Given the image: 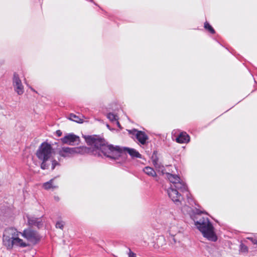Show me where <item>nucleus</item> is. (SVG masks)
I'll return each instance as SVG.
<instances>
[{
    "label": "nucleus",
    "instance_id": "obj_18",
    "mask_svg": "<svg viewBox=\"0 0 257 257\" xmlns=\"http://www.w3.org/2000/svg\"><path fill=\"white\" fill-rule=\"evenodd\" d=\"M55 178H52L49 181L44 183L43 184V188L46 190H49L50 189H55L58 187L57 186H55L53 185V182Z\"/></svg>",
    "mask_w": 257,
    "mask_h": 257
},
{
    "label": "nucleus",
    "instance_id": "obj_8",
    "mask_svg": "<svg viewBox=\"0 0 257 257\" xmlns=\"http://www.w3.org/2000/svg\"><path fill=\"white\" fill-rule=\"evenodd\" d=\"M13 86L15 91L19 95H22L24 92V87L22 83L19 75L15 73L13 78Z\"/></svg>",
    "mask_w": 257,
    "mask_h": 257
},
{
    "label": "nucleus",
    "instance_id": "obj_16",
    "mask_svg": "<svg viewBox=\"0 0 257 257\" xmlns=\"http://www.w3.org/2000/svg\"><path fill=\"white\" fill-rule=\"evenodd\" d=\"M28 223L29 225L37 226L38 227H39L40 225L41 224L39 219L31 216H28Z\"/></svg>",
    "mask_w": 257,
    "mask_h": 257
},
{
    "label": "nucleus",
    "instance_id": "obj_1",
    "mask_svg": "<svg viewBox=\"0 0 257 257\" xmlns=\"http://www.w3.org/2000/svg\"><path fill=\"white\" fill-rule=\"evenodd\" d=\"M87 143L93 145L94 147L101 151L104 156L114 159L117 163H122L126 160L125 152L118 146L115 147L111 145L105 144L103 140L95 137L88 136L86 138Z\"/></svg>",
    "mask_w": 257,
    "mask_h": 257
},
{
    "label": "nucleus",
    "instance_id": "obj_12",
    "mask_svg": "<svg viewBox=\"0 0 257 257\" xmlns=\"http://www.w3.org/2000/svg\"><path fill=\"white\" fill-rule=\"evenodd\" d=\"M176 142L187 144L190 141V136L186 132H181L176 139Z\"/></svg>",
    "mask_w": 257,
    "mask_h": 257
},
{
    "label": "nucleus",
    "instance_id": "obj_31",
    "mask_svg": "<svg viewBox=\"0 0 257 257\" xmlns=\"http://www.w3.org/2000/svg\"><path fill=\"white\" fill-rule=\"evenodd\" d=\"M29 87H30V88L31 89V90L33 91H34V92H36L37 93V92H36V91L34 89V88H32V87H31V86H30Z\"/></svg>",
    "mask_w": 257,
    "mask_h": 257
},
{
    "label": "nucleus",
    "instance_id": "obj_24",
    "mask_svg": "<svg viewBox=\"0 0 257 257\" xmlns=\"http://www.w3.org/2000/svg\"><path fill=\"white\" fill-rule=\"evenodd\" d=\"M60 166V163L56 160H52V170H54L56 166Z\"/></svg>",
    "mask_w": 257,
    "mask_h": 257
},
{
    "label": "nucleus",
    "instance_id": "obj_20",
    "mask_svg": "<svg viewBox=\"0 0 257 257\" xmlns=\"http://www.w3.org/2000/svg\"><path fill=\"white\" fill-rule=\"evenodd\" d=\"M107 118L111 122L115 121L118 120V116L112 112H109L107 114Z\"/></svg>",
    "mask_w": 257,
    "mask_h": 257
},
{
    "label": "nucleus",
    "instance_id": "obj_35",
    "mask_svg": "<svg viewBox=\"0 0 257 257\" xmlns=\"http://www.w3.org/2000/svg\"><path fill=\"white\" fill-rule=\"evenodd\" d=\"M256 243H257V240H256Z\"/></svg>",
    "mask_w": 257,
    "mask_h": 257
},
{
    "label": "nucleus",
    "instance_id": "obj_29",
    "mask_svg": "<svg viewBox=\"0 0 257 257\" xmlns=\"http://www.w3.org/2000/svg\"><path fill=\"white\" fill-rule=\"evenodd\" d=\"M54 199L56 201L58 202L59 201L60 198L58 196H54Z\"/></svg>",
    "mask_w": 257,
    "mask_h": 257
},
{
    "label": "nucleus",
    "instance_id": "obj_28",
    "mask_svg": "<svg viewBox=\"0 0 257 257\" xmlns=\"http://www.w3.org/2000/svg\"><path fill=\"white\" fill-rule=\"evenodd\" d=\"M128 257H136V254L135 253L132 252L131 250H130Z\"/></svg>",
    "mask_w": 257,
    "mask_h": 257
},
{
    "label": "nucleus",
    "instance_id": "obj_22",
    "mask_svg": "<svg viewBox=\"0 0 257 257\" xmlns=\"http://www.w3.org/2000/svg\"><path fill=\"white\" fill-rule=\"evenodd\" d=\"M65 225V222L62 220H58L56 222L55 226L57 228L63 229Z\"/></svg>",
    "mask_w": 257,
    "mask_h": 257
},
{
    "label": "nucleus",
    "instance_id": "obj_30",
    "mask_svg": "<svg viewBox=\"0 0 257 257\" xmlns=\"http://www.w3.org/2000/svg\"><path fill=\"white\" fill-rule=\"evenodd\" d=\"M115 121H116L117 126L119 127H120V124L119 121H118V120H116Z\"/></svg>",
    "mask_w": 257,
    "mask_h": 257
},
{
    "label": "nucleus",
    "instance_id": "obj_13",
    "mask_svg": "<svg viewBox=\"0 0 257 257\" xmlns=\"http://www.w3.org/2000/svg\"><path fill=\"white\" fill-rule=\"evenodd\" d=\"M122 151L125 152L126 155L127 156V153H128L132 158H141L142 155L139 153L138 151H137L135 149L129 148H124L123 150L122 149Z\"/></svg>",
    "mask_w": 257,
    "mask_h": 257
},
{
    "label": "nucleus",
    "instance_id": "obj_19",
    "mask_svg": "<svg viewBox=\"0 0 257 257\" xmlns=\"http://www.w3.org/2000/svg\"><path fill=\"white\" fill-rule=\"evenodd\" d=\"M170 234L172 236V238L174 242L175 243L176 240L174 238V236L176 234L177 232V227L176 226H172L170 227V229L169 230Z\"/></svg>",
    "mask_w": 257,
    "mask_h": 257
},
{
    "label": "nucleus",
    "instance_id": "obj_10",
    "mask_svg": "<svg viewBox=\"0 0 257 257\" xmlns=\"http://www.w3.org/2000/svg\"><path fill=\"white\" fill-rule=\"evenodd\" d=\"M60 141L63 144L74 145L75 144H78L77 142H79V137L73 134H68L61 138Z\"/></svg>",
    "mask_w": 257,
    "mask_h": 257
},
{
    "label": "nucleus",
    "instance_id": "obj_6",
    "mask_svg": "<svg viewBox=\"0 0 257 257\" xmlns=\"http://www.w3.org/2000/svg\"><path fill=\"white\" fill-rule=\"evenodd\" d=\"M21 234L29 242L34 245L36 244L41 239L39 233L31 228L25 229L21 232Z\"/></svg>",
    "mask_w": 257,
    "mask_h": 257
},
{
    "label": "nucleus",
    "instance_id": "obj_4",
    "mask_svg": "<svg viewBox=\"0 0 257 257\" xmlns=\"http://www.w3.org/2000/svg\"><path fill=\"white\" fill-rule=\"evenodd\" d=\"M53 153L52 146L46 142H43L39 147L36 155L38 159L41 161V168L43 170L48 169L49 164L47 163L51 158Z\"/></svg>",
    "mask_w": 257,
    "mask_h": 257
},
{
    "label": "nucleus",
    "instance_id": "obj_32",
    "mask_svg": "<svg viewBox=\"0 0 257 257\" xmlns=\"http://www.w3.org/2000/svg\"><path fill=\"white\" fill-rule=\"evenodd\" d=\"M89 1L90 2L94 3L95 5H96V4L93 2V0H89Z\"/></svg>",
    "mask_w": 257,
    "mask_h": 257
},
{
    "label": "nucleus",
    "instance_id": "obj_7",
    "mask_svg": "<svg viewBox=\"0 0 257 257\" xmlns=\"http://www.w3.org/2000/svg\"><path fill=\"white\" fill-rule=\"evenodd\" d=\"M128 132L130 134L134 136L138 142L143 145H145L147 141L149 139L148 136L144 132L134 128L130 130Z\"/></svg>",
    "mask_w": 257,
    "mask_h": 257
},
{
    "label": "nucleus",
    "instance_id": "obj_3",
    "mask_svg": "<svg viewBox=\"0 0 257 257\" xmlns=\"http://www.w3.org/2000/svg\"><path fill=\"white\" fill-rule=\"evenodd\" d=\"M21 232L14 227H8L5 229L3 233V244L8 249H11L14 246L21 247H26L29 244L24 241L23 239L19 237Z\"/></svg>",
    "mask_w": 257,
    "mask_h": 257
},
{
    "label": "nucleus",
    "instance_id": "obj_21",
    "mask_svg": "<svg viewBox=\"0 0 257 257\" xmlns=\"http://www.w3.org/2000/svg\"><path fill=\"white\" fill-rule=\"evenodd\" d=\"M204 28L208 30L211 34H214L215 33L214 29L207 22L204 23Z\"/></svg>",
    "mask_w": 257,
    "mask_h": 257
},
{
    "label": "nucleus",
    "instance_id": "obj_15",
    "mask_svg": "<svg viewBox=\"0 0 257 257\" xmlns=\"http://www.w3.org/2000/svg\"><path fill=\"white\" fill-rule=\"evenodd\" d=\"M166 175V177L171 183V185H174L177 182L180 181V178L176 175L172 174L169 173H165L164 175Z\"/></svg>",
    "mask_w": 257,
    "mask_h": 257
},
{
    "label": "nucleus",
    "instance_id": "obj_23",
    "mask_svg": "<svg viewBox=\"0 0 257 257\" xmlns=\"http://www.w3.org/2000/svg\"><path fill=\"white\" fill-rule=\"evenodd\" d=\"M70 119L76 122H81V119L78 116L74 114H70Z\"/></svg>",
    "mask_w": 257,
    "mask_h": 257
},
{
    "label": "nucleus",
    "instance_id": "obj_2",
    "mask_svg": "<svg viewBox=\"0 0 257 257\" xmlns=\"http://www.w3.org/2000/svg\"><path fill=\"white\" fill-rule=\"evenodd\" d=\"M204 213V211L196 208L194 214L191 217L196 228L201 232L203 236L209 241L215 242L218 238L215 232V228L209 218L202 216V214Z\"/></svg>",
    "mask_w": 257,
    "mask_h": 257
},
{
    "label": "nucleus",
    "instance_id": "obj_33",
    "mask_svg": "<svg viewBox=\"0 0 257 257\" xmlns=\"http://www.w3.org/2000/svg\"><path fill=\"white\" fill-rule=\"evenodd\" d=\"M96 150H97V149H96ZM98 151H98V153H100V152H101V151H100V150H98Z\"/></svg>",
    "mask_w": 257,
    "mask_h": 257
},
{
    "label": "nucleus",
    "instance_id": "obj_14",
    "mask_svg": "<svg viewBox=\"0 0 257 257\" xmlns=\"http://www.w3.org/2000/svg\"><path fill=\"white\" fill-rule=\"evenodd\" d=\"M175 189H177L178 192H187L188 188L186 184L181 179L180 181L177 182L174 185H171Z\"/></svg>",
    "mask_w": 257,
    "mask_h": 257
},
{
    "label": "nucleus",
    "instance_id": "obj_17",
    "mask_svg": "<svg viewBox=\"0 0 257 257\" xmlns=\"http://www.w3.org/2000/svg\"><path fill=\"white\" fill-rule=\"evenodd\" d=\"M143 171L149 176L151 177H156L157 174L155 171L153 169V168L150 167H146L144 168Z\"/></svg>",
    "mask_w": 257,
    "mask_h": 257
},
{
    "label": "nucleus",
    "instance_id": "obj_11",
    "mask_svg": "<svg viewBox=\"0 0 257 257\" xmlns=\"http://www.w3.org/2000/svg\"><path fill=\"white\" fill-rule=\"evenodd\" d=\"M152 161L157 171L164 175L165 169L163 165L159 163V158L157 156V152L156 151H154L152 155Z\"/></svg>",
    "mask_w": 257,
    "mask_h": 257
},
{
    "label": "nucleus",
    "instance_id": "obj_25",
    "mask_svg": "<svg viewBox=\"0 0 257 257\" xmlns=\"http://www.w3.org/2000/svg\"><path fill=\"white\" fill-rule=\"evenodd\" d=\"M187 197L188 198V202L189 203V204L190 205H192L193 203H194L195 204V203L194 202V201L193 200V199L189 197V195L188 194H187Z\"/></svg>",
    "mask_w": 257,
    "mask_h": 257
},
{
    "label": "nucleus",
    "instance_id": "obj_34",
    "mask_svg": "<svg viewBox=\"0 0 257 257\" xmlns=\"http://www.w3.org/2000/svg\"><path fill=\"white\" fill-rule=\"evenodd\" d=\"M60 160H61V159L59 158V161H60Z\"/></svg>",
    "mask_w": 257,
    "mask_h": 257
},
{
    "label": "nucleus",
    "instance_id": "obj_27",
    "mask_svg": "<svg viewBox=\"0 0 257 257\" xmlns=\"http://www.w3.org/2000/svg\"><path fill=\"white\" fill-rule=\"evenodd\" d=\"M56 135L57 137H60L62 135V132L60 130H57L56 132Z\"/></svg>",
    "mask_w": 257,
    "mask_h": 257
},
{
    "label": "nucleus",
    "instance_id": "obj_5",
    "mask_svg": "<svg viewBox=\"0 0 257 257\" xmlns=\"http://www.w3.org/2000/svg\"><path fill=\"white\" fill-rule=\"evenodd\" d=\"M82 152L83 148L80 147H63L58 149V154L60 157L68 159L73 157L76 154H82Z\"/></svg>",
    "mask_w": 257,
    "mask_h": 257
},
{
    "label": "nucleus",
    "instance_id": "obj_9",
    "mask_svg": "<svg viewBox=\"0 0 257 257\" xmlns=\"http://www.w3.org/2000/svg\"><path fill=\"white\" fill-rule=\"evenodd\" d=\"M167 192L169 197L174 203L177 205H179L181 203L183 200V197L180 193H179L177 189H175L174 188L170 186L167 190Z\"/></svg>",
    "mask_w": 257,
    "mask_h": 257
},
{
    "label": "nucleus",
    "instance_id": "obj_26",
    "mask_svg": "<svg viewBox=\"0 0 257 257\" xmlns=\"http://www.w3.org/2000/svg\"><path fill=\"white\" fill-rule=\"evenodd\" d=\"M240 248L242 250L244 251H246L247 250V247L243 244H240Z\"/></svg>",
    "mask_w": 257,
    "mask_h": 257
}]
</instances>
